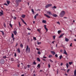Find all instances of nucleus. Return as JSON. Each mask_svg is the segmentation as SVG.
Segmentation results:
<instances>
[{"label": "nucleus", "mask_w": 76, "mask_h": 76, "mask_svg": "<svg viewBox=\"0 0 76 76\" xmlns=\"http://www.w3.org/2000/svg\"><path fill=\"white\" fill-rule=\"evenodd\" d=\"M4 5H6V6H8V5H7V4L6 3H5L4 4Z\"/></svg>", "instance_id": "de8ad7c7"}, {"label": "nucleus", "mask_w": 76, "mask_h": 76, "mask_svg": "<svg viewBox=\"0 0 76 76\" xmlns=\"http://www.w3.org/2000/svg\"><path fill=\"white\" fill-rule=\"evenodd\" d=\"M27 66L28 67V68H29L31 67V66H30V65H27Z\"/></svg>", "instance_id": "a19ab883"}, {"label": "nucleus", "mask_w": 76, "mask_h": 76, "mask_svg": "<svg viewBox=\"0 0 76 76\" xmlns=\"http://www.w3.org/2000/svg\"><path fill=\"white\" fill-rule=\"evenodd\" d=\"M74 41H76V39H74Z\"/></svg>", "instance_id": "774afa93"}, {"label": "nucleus", "mask_w": 76, "mask_h": 76, "mask_svg": "<svg viewBox=\"0 0 76 76\" xmlns=\"http://www.w3.org/2000/svg\"><path fill=\"white\" fill-rule=\"evenodd\" d=\"M47 14L49 15H52V13L50 11H47Z\"/></svg>", "instance_id": "20e7f679"}, {"label": "nucleus", "mask_w": 76, "mask_h": 76, "mask_svg": "<svg viewBox=\"0 0 76 76\" xmlns=\"http://www.w3.org/2000/svg\"><path fill=\"white\" fill-rule=\"evenodd\" d=\"M14 34L15 35H16V34H17V32L16 31V30L15 31H13Z\"/></svg>", "instance_id": "dca6fc26"}, {"label": "nucleus", "mask_w": 76, "mask_h": 76, "mask_svg": "<svg viewBox=\"0 0 76 76\" xmlns=\"http://www.w3.org/2000/svg\"><path fill=\"white\" fill-rule=\"evenodd\" d=\"M3 35H4V32L3 31L2 32Z\"/></svg>", "instance_id": "052dcab7"}, {"label": "nucleus", "mask_w": 76, "mask_h": 76, "mask_svg": "<svg viewBox=\"0 0 76 76\" xmlns=\"http://www.w3.org/2000/svg\"><path fill=\"white\" fill-rule=\"evenodd\" d=\"M34 39H35V40H37V39H36V37H34L33 38Z\"/></svg>", "instance_id": "864d4df0"}, {"label": "nucleus", "mask_w": 76, "mask_h": 76, "mask_svg": "<svg viewBox=\"0 0 76 76\" xmlns=\"http://www.w3.org/2000/svg\"><path fill=\"white\" fill-rule=\"evenodd\" d=\"M20 64L17 65L18 67H20Z\"/></svg>", "instance_id": "ea45409f"}, {"label": "nucleus", "mask_w": 76, "mask_h": 76, "mask_svg": "<svg viewBox=\"0 0 76 76\" xmlns=\"http://www.w3.org/2000/svg\"><path fill=\"white\" fill-rule=\"evenodd\" d=\"M60 51L61 53H62V52H63V50L62 49H61L60 50Z\"/></svg>", "instance_id": "5fc2aeb1"}, {"label": "nucleus", "mask_w": 76, "mask_h": 76, "mask_svg": "<svg viewBox=\"0 0 76 76\" xmlns=\"http://www.w3.org/2000/svg\"><path fill=\"white\" fill-rule=\"evenodd\" d=\"M65 41H66V42H68L69 40V39H68L67 38H65Z\"/></svg>", "instance_id": "a211bd4d"}, {"label": "nucleus", "mask_w": 76, "mask_h": 76, "mask_svg": "<svg viewBox=\"0 0 76 76\" xmlns=\"http://www.w3.org/2000/svg\"><path fill=\"white\" fill-rule=\"evenodd\" d=\"M35 23V21H33V23L34 24Z\"/></svg>", "instance_id": "338daca9"}, {"label": "nucleus", "mask_w": 76, "mask_h": 76, "mask_svg": "<svg viewBox=\"0 0 76 76\" xmlns=\"http://www.w3.org/2000/svg\"><path fill=\"white\" fill-rule=\"evenodd\" d=\"M26 16V15H23L21 16H22V18H25Z\"/></svg>", "instance_id": "6ab92c4d"}, {"label": "nucleus", "mask_w": 76, "mask_h": 76, "mask_svg": "<svg viewBox=\"0 0 76 76\" xmlns=\"http://www.w3.org/2000/svg\"><path fill=\"white\" fill-rule=\"evenodd\" d=\"M44 15L45 16L47 17V18H51V17H50V16H49L48 15H47L46 14H44Z\"/></svg>", "instance_id": "6e6552de"}, {"label": "nucleus", "mask_w": 76, "mask_h": 76, "mask_svg": "<svg viewBox=\"0 0 76 76\" xmlns=\"http://www.w3.org/2000/svg\"><path fill=\"white\" fill-rule=\"evenodd\" d=\"M65 14V12L64 11H62L61 12L60 14L59 15V16L61 17V18H63L64 16V15Z\"/></svg>", "instance_id": "f257e3e1"}, {"label": "nucleus", "mask_w": 76, "mask_h": 76, "mask_svg": "<svg viewBox=\"0 0 76 76\" xmlns=\"http://www.w3.org/2000/svg\"><path fill=\"white\" fill-rule=\"evenodd\" d=\"M69 70H70V69H67V73H68V72H69Z\"/></svg>", "instance_id": "3c124183"}, {"label": "nucleus", "mask_w": 76, "mask_h": 76, "mask_svg": "<svg viewBox=\"0 0 76 76\" xmlns=\"http://www.w3.org/2000/svg\"><path fill=\"white\" fill-rule=\"evenodd\" d=\"M21 20H22V21L23 22V23H24L25 24V25H26V22H25L24 20H23V19H22V18H21Z\"/></svg>", "instance_id": "9b49d317"}, {"label": "nucleus", "mask_w": 76, "mask_h": 76, "mask_svg": "<svg viewBox=\"0 0 76 76\" xmlns=\"http://www.w3.org/2000/svg\"><path fill=\"white\" fill-rule=\"evenodd\" d=\"M63 35H64V33H63L62 34H61L59 37H58V38H60L61 37H63Z\"/></svg>", "instance_id": "2eb2a0df"}, {"label": "nucleus", "mask_w": 76, "mask_h": 76, "mask_svg": "<svg viewBox=\"0 0 76 76\" xmlns=\"http://www.w3.org/2000/svg\"><path fill=\"white\" fill-rule=\"evenodd\" d=\"M0 16H1L2 15H3L4 13H3V11L2 10H1V12H0Z\"/></svg>", "instance_id": "39448f33"}, {"label": "nucleus", "mask_w": 76, "mask_h": 76, "mask_svg": "<svg viewBox=\"0 0 76 76\" xmlns=\"http://www.w3.org/2000/svg\"><path fill=\"white\" fill-rule=\"evenodd\" d=\"M70 47H72V43H71L70 45Z\"/></svg>", "instance_id": "6e6d98bb"}, {"label": "nucleus", "mask_w": 76, "mask_h": 76, "mask_svg": "<svg viewBox=\"0 0 76 76\" xmlns=\"http://www.w3.org/2000/svg\"><path fill=\"white\" fill-rule=\"evenodd\" d=\"M26 51L27 53H30V48H29V46H28V45L26 46Z\"/></svg>", "instance_id": "f03ea898"}, {"label": "nucleus", "mask_w": 76, "mask_h": 76, "mask_svg": "<svg viewBox=\"0 0 76 76\" xmlns=\"http://www.w3.org/2000/svg\"><path fill=\"white\" fill-rule=\"evenodd\" d=\"M63 64V63H61V66H62Z\"/></svg>", "instance_id": "680f3d73"}, {"label": "nucleus", "mask_w": 76, "mask_h": 76, "mask_svg": "<svg viewBox=\"0 0 76 76\" xmlns=\"http://www.w3.org/2000/svg\"><path fill=\"white\" fill-rule=\"evenodd\" d=\"M63 54H65V55H67V52H66V50H64V52L63 53Z\"/></svg>", "instance_id": "1a4fd4ad"}, {"label": "nucleus", "mask_w": 76, "mask_h": 76, "mask_svg": "<svg viewBox=\"0 0 76 76\" xmlns=\"http://www.w3.org/2000/svg\"><path fill=\"white\" fill-rule=\"evenodd\" d=\"M72 63H73V62H69V65H71V64H72Z\"/></svg>", "instance_id": "cd10ccee"}, {"label": "nucleus", "mask_w": 76, "mask_h": 76, "mask_svg": "<svg viewBox=\"0 0 76 76\" xmlns=\"http://www.w3.org/2000/svg\"><path fill=\"white\" fill-rule=\"evenodd\" d=\"M4 27H5V28H6V24L4 23Z\"/></svg>", "instance_id": "49530a36"}, {"label": "nucleus", "mask_w": 76, "mask_h": 76, "mask_svg": "<svg viewBox=\"0 0 76 76\" xmlns=\"http://www.w3.org/2000/svg\"><path fill=\"white\" fill-rule=\"evenodd\" d=\"M55 56L56 57H58V56L57 54H56Z\"/></svg>", "instance_id": "c03bdc74"}, {"label": "nucleus", "mask_w": 76, "mask_h": 76, "mask_svg": "<svg viewBox=\"0 0 76 76\" xmlns=\"http://www.w3.org/2000/svg\"><path fill=\"white\" fill-rule=\"evenodd\" d=\"M44 27L45 29H46L47 32V31H48V29H47V27H46V25H44Z\"/></svg>", "instance_id": "f8f14e48"}, {"label": "nucleus", "mask_w": 76, "mask_h": 76, "mask_svg": "<svg viewBox=\"0 0 76 76\" xmlns=\"http://www.w3.org/2000/svg\"><path fill=\"white\" fill-rule=\"evenodd\" d=\"M11 61H14V59L13 58H11Z\"/></svg>", "instance_id": "473e14b6"}, {"label": "nucleus", "mask_w": 76, "mask_h": 76, "mask_svg": "<svg viewBox=\"0 0 76 76\" xmlns=\"http://www.w3.org/2000/svg\"><path fill=\"white\" fill-rule=\"evenodd\" d=\"M38 16V14H37L34 17V19H36L37 18V16Z\"/></svg>", "instance_id": "4468645a"}, {"label": "nucleus", "mask_w": 76, "mask_h": 76, "mask_svg": "<svg viewBox=\"0 0 76 76\" xmlns=\"http://www.w3.org/2000/svg\"><path fill=\"white\" fill-rule=\"evenodd\" d=\"M53 57V56L51 55H49L48 56L49 58H51Z\"/></svg>", "instance_id": "393cba45"}, {"label": "nucleus", "mask_w": 76, "mask_h": 76, "mask_svg": "<svg viewBox=\"0 0 76 76\" xmlns=\"http://www.w3.org/2000/svg\"><path fill=\"white\" fill-rule=\"evenodd\" d=\"M66 66L67 67V68H68V67H69V64H68V63H67L66 64Z\"/></svg>", "instance_id": "5701e85b"}, {"label": "nucleus", "mask_w": 76, "mask_h": 76, "mask_svg": "<svg viewBox=\"0 0 76 76\" xmlns=\"http://www.w3.org/2000/svg\"><path fill=\"white\" fill-rule=\"evenodd\" d=\"M52 6V4H47L45 6V8H48V7H51Z\"/></svg>", "instance_id": "7ed1b4c3"}, {"label": "nucleus", "mask_w": 76, "mask_h": 76, "mask_svg": "<svg viewBox=\"0 0 76 76\" xmlns=\"http://www.w3.org/2000/svg\"><path fill=\"white\" fill-rule=\"evenodd\" d=\"M37 67H38V68H40V64H38L37 66Z\"/></svg>", "instance_id": "c85d7f7f"}, {"label": "nucleus", "mask_w": 76, "mask_h": 76, "mask_svg": "<svg viewBox=\"0 0 76 76\" xmlns=\"http://www.w3.org/2000/svg\"><path fill=\"white\" fill-rule=\"evenodd\" d=\"M61 32V30H59L58 31V34H60V33Z\"/></svg>", "instance_id": "412c9836"}, {"label": "nucleus", "mask_w": 76, "mask_h": 76, "mask_svg": "<svg viewBox=\"0 0 76 76\" xmlns=\"http://www.w3.org/2000/svg\"><path fill=\"white\" fill-rule=\"evenodd\" d=\"M7 4H10V1H7Z\"/></svg>", "instance_id": "b1692460"}, {"label": "nucleus", "mask_w": 76, "mask_h": 76, "mask_svg": "<svg viewBox=\"0 0 76 76\" xmlns=\"http://www.w3.org/2000/svg\"><path fill=\"white\" fill-rule=\"evenodd\" d=\"M52 16L53 17H55V18H56V17H57L58 16L56 14H53V15H52Z\"/></svg>", "instance_id": "9d476101"}, {"label": "nucleus", "mask_w": 76, "mask_h": 76, "mask_svg": "<svg viewBox=\"0 0 76 76\" xmlns=\"http://www.w3.org/2000/svg\"><path fill=\"white\" fill-rule=\"evenodd\" d=\"M12 38H13L14 37V34H12Z\"/></svg>", "instance_id": "2f4dec72"}, {"label": "nucleus", "mask_w": 76, "mask_h": 76, "mask_svg": "<svg viewBox=\"0 0 76 76\" xmlns=\"http://www.w3.org/2000/svg\"><path fill=\"white\" fill-rule=\"evenodd\" d=\"M3 58H6V56H3Z\"/></svg>", "instance_id": "58836bf2"}, {"label": "nucleus", "mask_w": 76, "mask_h": 76, "mask_svg": "<svg viewBox=\"0 0 76 76\" xmlns=\"http://www.w3.org/2000/svg\"><path fill=\"white\" fill-rule=\"evenodd\" d=\"M37 61H41L40 59H39V58H37Z\"/></svg>", "instance_id": "bb28decb"}, {"label": "nucleus", "mask_w": 76, "mask_h": 76, "mask_svg": "<svg viewBox=\"0 0 76 76\" xmlns=\"http://www.w3.org/2000/svg\"><path fill=\"white\" fill-rule=\"evenodd\" d=\"M27 29L28 30H29V31H31V29L29 28H27Z\"/></svg>", "instance_id": "a18cd8bd"}, {"label": "nucleus", "mask_w": 76, "mask_h": 76, "mask_svg": "<svg viewBox=\"0 0 76 76\" xmlns=\"http://www.w3.org/2000/svg\"><path fill=\"white\" fill-rule=\"evenodd\" d=\"M17 51H18V53H20V49L18 48L17 50Z\"/></svg>", "instance_id": "f3484780"}, {"label": "nucleus", "mask_w": 76, "mask_h": 76, "mask_svg": "<svg viewBox=\"0 0 76 76\" xmlns=\"http://www.w3.org/2000/svg\"><path fill=\"white\" fill-rule=\"evenodd\" d=\"M10 27H11V28H12V24L11 23L10 24Z\"/></svg>", "instance_id": "4c0bfd02"}, {"label": "nucleus", "mask_w": 76, "mask_h": 76, "mask_svg": "<svg viewBox=\"0 0 76 76\" xmlns=\"http://www.w3.org/2000/svg\"><path fill=\"white\" fill-rule=\"evenodd\" d=\"M48 67H49V68H50V64H49L48 65Z\"/></svg>", "instance_id": "4d7b16f0"}, {"label": "nucleus", "mask_w": 76, "mask_h": 76, "mask_svg": "<svg viewBox=\"0 0 76 76\" xmlns=\"http://www.w3.org/2000/svg\"><path fill=\"white\" fill-rule=\"evenodd\" d=\"M37 31H38L39 32V33H40V30L39 29H38L37 30Z\"/></svg>", "instance_id": "37998d69"}, {"label": "nucleus", "mask_w": 76, "mask_h": 76, "mask_svg": "<svg viewBox=\"0 0 76 76\" xmlns=\"http://www.w3.org/2000/svg\"><path fill=\"white\" fill-rule=\"evenodd\" d=\"M22 1L21 0H17L15 1V3H19L20 2H21Z\"/></svg>", "instance_id": "0eeeda50"}, {"label": "nucleus", "mask_w": 76, "mask_h": 76, "mask_svg": "<svg viewBox=\"0 0 76 76\" xmlns=\"http://www.w3.org/2000/svg\"><path fill=\"white\" fill-rule=\"evenodd\" d=\"M14 56L16 57V53H14Z\"/></svg>", "instance_id": "8fccbe9b"}, {"label": "nucleus", "mask_w": 76, "mask_h": 76, "mask_svg": "<svg viewBox=\"0 0 76 76\" xmlns=\"http://www.w3.org/2000/svg\"><path fill=\"white\" fill-rule=\"evenodd\" d=\"M38 54H41V52L40 51H38Z\"/></svg>", "instance_id": "72a5a7b5"}, {"label": "nucleus", "mask_w": 76, "mask_h": 76, "mask_svg": "<svg viewBox=\"0 0 76 76\" xmlns=\"http://www.w3.org/2000/svg\"><path fill=\"white\" fill-rule=\"evenodd\" d=\"M20 46L21 47V48H23V45L22 44H21L20 45Z\"/></svg>", "instance_id": "7c9ffc66"}, {"label": "nucleus", "mask_w": 76, "mask_h": 76, "mask_svg": "<svg viewBox=\"0 0 76 76\" xmlns=\"http://www.w3.org/2000/svg\"><path fill=\"white\" fill-rule=\"evenodd\" d=\"M57 23H58V24H59V25H60V23L59 22H57Z\"/></svg>", "instance_id": "0e129e2a"}, {"label": "nucleus", "mask_w": 76, "mask_h": 76, "mask_svg": "<svg viewBox=\"0 0 76 76\" xmlns=\"http://www.w3.org/2000/svg\"><path fill=\"white\" fill-rule=\"evenodd\" d=\"M53 39H55V38H56V36H53Z\"/></svg>", "instance_id": "e433bc0d"}, {"label": "nucleus", "mask_w": 76, "mask_h": 76, "mask_svg": "<svg viewBox=\"0 0 76 76\" xmlns=\"http://www.w3.org/2000/svg\"><path fill=\"white\" fill-rule=\"evenodd\" d=\"M46 58L47 57L45 56H44L42 58V59L43 61H46V60L45 59V58Z\"/></svg>", "instance_id": "423d86ee"}, {"label": "nucleus", "mask_w": 76, "mask_h": 76, "mask_svg": "<svg viewBox=\"0 0 76 76\" xmlns=\"http://www.w3.org/2000/svg\"><path fill=\"white\" fill-rule=\"evenodd\" d=\"M55 41H53V42H52V43L53 44H54V42Z\"/></svg>", "instance_id": "e2e57ef3"}, {"label": "nucleus", "mask_w": 76, "mask_h": 76, "mask_svg": "<svg viewBox=\"0 0 76 76\" xmlns=\"http://www.w3.org/2000/svg\"><path fill=\"white\" fill-rule=\"evenodd\" d=\"M51 53H52L53 55H54L56 54V52L54 51H51Z\"/></svg>", "instance_id": "ddd939ff"}, {"label": "nucleus", "mask_w": 76, "mask_h": 76, "mask_svg": "<svg viewBox=\"0 0 76 76\" xmlns=\"http://www.w3.org/2000/svg\"><path fill=\"white\" fill-rule=\"evenodd\" d=\"M42 22L43 23H45L47 22L46 21V20H43L42 21Z\"/></svg>", "instance_id": "4be33fe9"}, {"label": "nucleus", "mask_w": 76, "mask_h": 76, "mask_svg": "<svg viewBox=\"0 0 76 76\" xmlns=\"http://www.w3.org/2000/svg\"><path fill=\"white\" fill-rule=\"evenodd\" d=\"M31 11L32 13H33L34 14V10L33 9H31Z\"/></svg>", "instance_id": "c756f323"}, {"label": "nucleus", "mask_w": 76, "mask_h": 76, "mask_svg": "<svg viewBox=\"0 0 76 76\" xmlns=\"http://www.w3.org/2000/svg\"><path fill=\"white\" fill-rule=\"evenodd\" d=\"M50 61L51 63H53V61L51 60H50Z\"/></svg>", "instance_id": "603ef678"}, {"label": "nucleus", "mask_w": 76, "mask_h": 76, "mask_svg": "<svg viewBox=\"0 0 76 76\" xmlns=\"http://www.w3.org/2000/svg\"><path fill=\"white\" fill-rule=\"evenodd\" d=\"M36 76V75L35 74H34L33 75V76Z\"/></svg>", "instance_id": "69168bd1"}, {"label": "nucleus", "mask_w": 76, "mask_h": 76, "mask_svg": "<svg viewBox=\"0 0 76 76\" xmlns=\"http://www.w3.org/2000/svg\"><path fill=\"white\" fill-rule=\"evenodd\" d=\"M62 57L63 56H62V55H61L60 56H59V59H60V60H61V58H62Z\"/></svg>", "instance_id": "a878e982"}, {"label": "nucleus", "mask_w": 76, "mask_h": 76, "mask_svg": "<svg viewBox=\"0 0 76 76\" xmlns=\"http://www.w3.org/2000/svg\"><path fill=\"white\" fill-rule=\"evenodd\" d=\"M14 19V20H16V17H14V18H13Z\"/></svg>", "instance_id": "f704fd0d"}, {"label": "nucleus", "mask_w": 76, "mask_h": 76, "mask_svg": "<svg viewBox=\"0 0 76 76\" xmlns=\"http://www.w3.org/2000/svg\"><path fill=\"white\" fill-rule=\"evenodd\" d=\"M19 26H21V25L20 24V23L19 22Z\"/></svg>", "instance_id": "09e8293b"}, {"label": "nucleus", "mask_w": 76, "mask_h": 76, "mask_svg": "<svg viewBox=\"0 0 76 76\" xmlns=\"http://www.w3.org/2000/svg\"><path fill=\"white\" fill-rule=\"evenodd\" d=\"M53 9H56L57 8V7H56V6H54L53 7Z\"/></svg>", "instance_id": "79ce46f5"}, {"label": "nucleus", "mask_w": 76, "mask_h": 76, "mask_svg": "<svg viewBox=\"0 0 76 76\" xmlns=\"http://www.w3.org/2000/svg\"><path fill=\"white\" fill-rule=\"evenodd\" d=\"M33 64H35H35H36V62H35L34 61V62H33Z\"/></svg>", "instance_id": "c9c22d12"}, {"label": "nucleus", "mask_w": 76, "mask_h": 76, "mask_svg": "<svg viewBox=\"0 0 76 76\" xmlns=\"http://www.w3.org/2000/svg\"><path fill=\"white\" fill-rule=\"evenodd\" d=\"M19 3H16L17 4V6H19Z\"/></svg>", "instance_id": "bf43d9fd"}, {"label": "nucleus", "mask_w": 76, "mask_h": 76, "mask_svg": "<svg viewBox=\"0 0 76 76\" xmlns=\"http://www.w3.org/2000/svg\"><path fill=\"white\" fill-rule=\"evenodd\" d=\"M12 40H13V42H14V41H15V38H14V37L13 38Z\"/></svg>", "instance_id": "13d9d810"}, {"label": "nucleus", "mask_w": 76, "mask_h": 76, "mask_svg": "<svg viewBox=\"0 0 76 76\" xmlns=\"http://www.w3.org/2000/svg\"><path fill=\"white\" fill-rule=\"evenodd\" d=\"M38 45H39V44H41V42H39L38 41H37Z\"/></svg>", "instance_id": "aec40b11"}]
</instances>
